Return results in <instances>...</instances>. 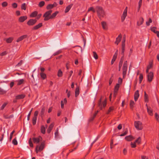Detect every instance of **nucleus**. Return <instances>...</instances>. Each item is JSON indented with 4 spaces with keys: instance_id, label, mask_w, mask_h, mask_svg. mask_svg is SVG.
Masks as SVG:
<instances>
[{
    "instance_id": "nucleus-40",
    "label": "nucleus",
    "mask_w": 159,
    "mask_h": 159,
    "mask_svg": "<svg viewBox=\"0 0 159 159\" xmlns=\"http://www.w3.org/2000/svg\"><path fill=\"white\" fill-rule=\"evenodd\" d=\"M37 117H34L32 119V123L33 125H34L36 124Z\"/></svg>"
},
{
    "instance_id": "nucleus-9",
    "label": "nucleus",
    "mask_w": 159,
    "mask_h": 159,
    "mask_svg": "<svg viewBox=\"0 0 159 159\" xmlns=\"http://www.w3.org/2000/svg\"><path fill=\"white\" fill-rule=\"evenodd\" d=\"M106 105V100L104 101L102 103H101V100L100 99L98 103V106L102 109L103 107H105Z\"/></svg>"
},
{
    "instance_id": "nucleus-24",
    "label": "nucleus",
    "mask_w": 159,
    "mask_h": 159,
    "mask_svg": "<svg viewBox=\"0 0 159 159\" xmlns=\"http://www.w3.org/2000/svg\"><path fill=\"white\" fill-rule=\"evenodd\" d=\"M25 97V95L24 94H20L16 96V99H20L23 98Z\"/></svg>"
},
{
    "instance_id": "nucleus-4",
    "label": "nucleus",
    "mask_w": 159,
    "mask_h": 159,
    "mask_svg": "<svg viewBox=\"0 0 159 159\" xmlns=\"http://www.w3.org/2000/svg\"><path fill=\"white\" fill-rule=\"evenodd\" d=\"M52 12V11L50 10L46 11L43 15V17H44V20L45 21L48 20L50 19V16H49Z\"/></svg>"
},
{
    "instance_id": "nucleus-2",
    "label": "nucleus",
    "mask_w": 159,
    "mask_h": 159,
    "mask_svg": "<svg viewBox=\"0 0 159 159\" xmlns=\"http://www.w3.org/2000/svg\"><path fill=\"white\" fill-rule=\"evenodd\" d=\"M134 125L135 128L138 130H142L143 128L142 124L140 121H135L134 123Z\"/></svg>"
},
{
    "instance_id": "nucleus-38",
    "label": "nucleus",
    "mask_w": 159,
    "mask_h": 159,
    "mask_svg": "<svg viewBox=\"0 0 159 159\" xmlns=\"http://www.w3.org/2000/svg\"><path fill=\"white\" fill-rule=\"evenodd\" d=\"M62 75V72L61 71V70L60 69L58 70V72L57 73V76L58 77H61Z\"/></svg>"
},
{
    "instance_id": "nucleus-41",
    "label": "nucleus",
    "mask_w": 159,
    "mask_h": 159,
    "mask_svg": "<svg viewBox=\"0 0 159 159\" xmlns=\"http://www.w3.org/2000/svg\"><path fill=\"white\" fill-rule=\"evenodd\" d=\"M21 8L22 10H26V4L25 3H23L21 7Z\"/></svg>"
},
{
    "instance_id": "nucleus-11",
    "label": "nucleus",
    "mask_w": 159,
    "mask_h": 159,
    "mask_svg": "<svg viewBox=\"0 0 159 159\" xmlns=\"http://www.w3.org/2000/svg\"><path fill=\"white\" fill-rule=\"evenodd\" d=\"M120 87V85L118 84H116L115 87L114 89V95L115 97H116L117 93L118 90L119 88Z\"/></svg>"
},
{
    "instance_id": "nucleus-35",
    "label": "nucleus",
    "mask_w": 159,
    "mask_h": 159,
    "mask_svg": "<svg viewBox=\"0 0 159 159\" xmlns=\"http://www.w3.org/2000/svg\"><path fill=\"white\" fill-rule=\"evenodd\" d=\"M114 110V107L113 106L111 107H109L107 112V114H109V113L111 111H112Z\"/></svg>"
},
{
    "instance_id": "nucleus-1",
    "label": "nucleus",
    "mask_w": 159,
    "mask_h": 159,
    "mask_svg": "<svg viewBox=\"0 0 159 159\" xmlns=\"http://www.w3.org/2000/svg\"><path fill=\"white\" fill-rule=\"evenodd\" d=\"M96 10L98 16L99 17H103L105 15V12L102 8L100 7L97 6L96 7Z\"/></svg>"
},
{
    "instance_id": "nucleus-63",
    "label": "nucleus",
    "mask_w": 159,
    "mask_h": 159,
    "mask_svg": "<svg viewBox=\"0 0 159 159\" xmlns=\"http://www.w3.org/2000/svg\"><path fill=\"white\" fill-rule=\"evenodd\" d=\"M38 114V111H35L34 113V117H37Z\"/></svg>"
},
{
    "instance_id": "nucleus-64",
    "label": "nucleus",
    "mask_w": 159,
    "mask_h": 159,
    "mask_svg": "<svg viewBox=\"0 0 159 159\" xmlns=\"http://www.w3.org/2000/svg\"><path fill=\"white\" fill-rule=\"evenodd\" d=\"M7 54V53L6 51H4V52H2V53H1L0 54V55L1 56H4V55H6V54Z\"/></svg>"
},
{
    "instance_id": "nucleus-3",
    "label": "nucleus",
    "mask_w": 159,
    "mask_h": 159,
    "mask_svg": "<svg viewBox=\"0 0 159 159\" xmlns=\"http://www.w3.org/2000/svg\"><path fill=\"white\" fill-rule=\"evenodd\" d=\"M45 143L44 142H42L41 145L39 146V145L37 146L36 148V152L37 153L39 152H40L42 151L44 147Z\"/></svg>"
},
{
    "instance_id": "nucleus-14",
    "label": "nucleus",
    "mask_w": 159,
    "mask_h": 159,
    "mask_svg": "<svg viewBox=\"0 0 159 159\" xmlns=\"http://www.w3.org/2000/svg\"><path fill=\"white\" fill-rule=\"evenodd\" d=\"M121 37L122 36L121 34H119L118 37L116 38V40L115 42V44L118 45L120 41Z\"/></svg>"
},
{
    "instance_id": "nucleus-16",
    "label": "nucleus",
    "mask_w": 159,
    "mask_h": 159,
    "mask_svg": "<svg viewBox=\"0 0 159 159\" xmlns=\"http://www.w3.org/2000/svg\"><path fill=\"white\" fill-rule=\"evenodd\" d=\"M134 138L131 135H129L126 136L125 137V139L127 141H131L134 139Z\"/></svg>"
},
{
    "instance_id": "nucleus-39",
    "label": "nucleus",
    "mask_w": 159,
    "mask_h": 159,
    "mask_svg": "<svg viewBox=\"0 0 159 159\" xmlns=\"http://www.w3.org/2000/svg\"><path fill=\"white\" fill-rule=\"evenodd\" d=\"M117 57L115 55H114L113 57V58L111 60V64H113L114 62V61H115V60L116 59V58Z\"/></svg>"
},
{
    "instance_id": "nucleus-37",
    "label": "nucleus",
    "mask_w": 159,
    "mask_h": 159,
    "mask_svg": "<svg viewBox=\"0 0 159 159\" xmlns=\"http://www.w3.org/2000/svg\"><path fill=\"white\" fill-rule=\"evenodd\" d=\"M141 142V138L140 137H139L135 141L136 143L139 144Z\"/></svg>"
},
{
    "instance_id": "nucleus-57",
    "label": "nucleus",
    "mask_w": 159,
    "mask_h": 159,
    "mask_svg": "<svg viewBox=\"0 0 159 159\" xmlns=\"http://www.w3.org/2000/svg\"><path fill=\"white\" fill-rule=\"evenodd\" d=\"M15 131L14 130L10 134V140L11 141L12 139V136L13 133H14Z\"/></svg>"
},
{
    "instance_id": "nucleus-10",
    "label": "nucleus",
    "mask_w": 159,
    "mask_h": 159,
    "mask_svg": "<svg viewBox=\"0 0 159 159\" xmlns=\"http://www.w3.org/2000/svg\"><path fill=\"white\" fill-rule=\"evenodd\" d=\"M42 139V138L40 136L37 138H34L33 139L34 142L35 143H38L40 141H41Z\"/></svg>"
},
{
    "instance_id": "nucleus-8",
    "label": "nucleus",
    "mask_w": 159,
    "mask_h": 159,
    "mask_svg": "<svg viewBox=\"0 0 159 159\" xmlns=\"http://www.w3.org/2000/svg\"><path fill=\"white\" fill-rule=\"evenodd\" d=\"M37 20L36 19H30L27 22V24L29 26H32L34 25L36 22Z\"/></svg>"
},
{
    "instance_id": "nucleus-60",
    "label": "nucleus",
    "mask_w": 159,
    "mask_h": 159,
    "mask_svg": "<svg viewBox=\"0 0 159 159\" xmlns=\"http://www.w3.org/2000/svg\"><path fill=\"white\" fill-rule=\"evenodd\" d=\"M155 117L157 121H159V116L156 113L155 114Z\"/></svg>"
},
{
    "instance_id": "nucleus-56",
    "label": "nucleus",
    "mask_w": 159,
    "mask_h": 159,
    "mask_svg": "<svg viewBox=\"0 0 159 159\" xmlns=\"http://www.w3.org/2000/svg\"><path fill=\"white\" fill-rule=\"evenodd\" d=\"M7 3L6 2H3L2 4V6L3 7H6L7 5Z\"/></svg>"
},
{
    "instance_id": "nucleus-13",
    "label": "nucleus",
    "mask_w": 159,
    "mask_h": 159,
    "mask_svg": "<svg viewBox=\"0 0 159 159\" xmlns=\"http://www.w3.org/2000/svg\"><path fill=\"white\" fill-rule=\"evenodd\" d=\"M56 6V2H54L53 4H49L46 7V8L48 10L51 9H52L54 7Z\"/></svg>"
},
{
    "instance_id": "nucleus-7",
    "label": "nucleus",
    "mask_w": 159,
    "mask_h": 159,
    "mask_svg": "<svg viewBox=\"0 0 159 159\" xmlns=\"http://www.w3.org/2000/svg\"><path fill=\"white\" fill-rule=\"evenodd\" d=\"M127 7H126L125 8V9L124 10V11H123V13L122 14V15L121 16V21L122 22H123L125 17H126V16H127Z\"/></svg>"
},
{
    "instance_id": "nucleus-51",
    "label": "nucleus",
    "mask_w": 159,
    "mask_h": 159,
    "mask_svg": "<svg viewBox=\"0 0 159 159\" xmlns=\"http://www.w3.org/2000/svg\"><path fill=\"white\" fill-rule=\"evenodd\" d=\"M152 20L151 18H149V21L146 22V24L147 26H149L150 24L152 22Z\"/></svg>"
},
{
    "instance_id": "nucleus-62",
    "label": "nucleus",
    "mask_w": 159,
    "mask_h": 159,
    "mask_svg": "<svg viewBox=\"0 0 159 159\" xmlns=\"http://www.w3.org/2000/svg\"><path fill=\"white\" fill-rule=\"evenodd\" d=\"M45 109L44 107L42 108L41 111V115H43L44 113Z\"/></svg>"
},
{
    "instance_id": "nucleus-33",
    "label": "nucleus",
    "mask_w": 159,
    "mask_h": 159,
    "mask_svg": "<svg viewBox=\"0 0 159 159\" xmlns=\"http://www.w3.org/2000/svg\"><path fill=\"white\" fill-rule=\"evenodd\" d=\"M153 66V63L152 61H151L149 62L148 65V66L147 68L149 69H151Z\"/></svg>"
},
{
    "instance_id": "nucleus-61",
    "label": "nucleus",
    "mask_w": 159,
    "mask_h": 159,
    "mask_svg": "<svg viewBox=\"0 0 159 159\" xmlns=\"http://www.w3.org/2000/svg\"><path fill=\"white\" fill-rule=\"evenodd\" d=\"M66 92L67 93V97L69 98L70 96V92L68 91V89H67L66 91Z\"/></svg>"
},
{
    "instance_id": "nucleus-47",
    "label": "nucleus",
    "mask_w": 159,
    "mask_h": 159,
    "mask_svg": "<svg viewBox=\"0 0 159 159\" xmlns=\"http://www.w3.org/2000/svg\"><path fill=\"white\" fill-rule=\"evenodd\" d=\"M45 4V2L44 1H41L39 2V6L40 7H42Z\"/></svg>"
},
{
    "instance_id": "nucleus-25",
    "label": "nucleus",
    "mask_w": 159,
    "mask_h": 159,
    "mask_svg": "<svg viewBox=\"0 0 159 159\" xmlns=\"http://www.w3.org/2000/svg\"><path fill=\"white\" fill-rule=\"evenodd\" d=\"M38 14V12L36 11H34L32 12L30 15V17H34L37 16Z\"/></svg>"
},
{
    "instance_id": "nucleus-49",
    "label": "nucleus",
    "mask_w": 159,
    "mask_h": 159,
    "mask_svg": "<svg viewBox=\"0 0 159 159\" xmlns=\"http://www.w3.org/2000/svg\"><path fill=\"white\" fill-rule=\"evenodd\" d=\"M156 28L155 27H151V30L155 33H156V32L157 31H156Z\"/></svg>"
},
{
    "instance_id": "nucleus-53",
    "label": "nucleus",
    "mask_w": 159,
    "mask_h": 159,
    "mask_svg": "<svg viewBox=\"0 0 159 159\" xmlns=\"http://www.w3.org/2000/svg\"><path fill=\"white\" fill-rule=\"evenodd\" d=\"M33 110V108H32L31 110L29 112V113L28 115V116H27V120H30V116L31 115V113L32 111Z\"/></svg>"
},
{
    "instance_id": "nucleus-42",
    "label": "nucleus",
    "mask_w": 159,
    "mask_h": 159,
    "mask_svg": "<svg viewBox=\"0 0 159 159\" xmlns=\"http://www.w3.org/2000/svg\"><path fill=\"white\" fill-rule=\"evenodd\" d=\"M143 77L142 74H140L139 77V83L140 84L143 79Z\"/></svg>"
},
{
    "instance_id": "nucleus-28",
    "label": "nucleus",
    "mask_w": 159,
    "mask_h": 159,
    "mask_svg": "<svg viewBox=\"0 0 159 159\" xmlns=\"http://www.w3.org/2000/svg\"><path fill=\"white\" fill-rule=\"evenodd\" d=\"M80 91L79 87L76 88L75 92V97H77L79 94Z\"/></svg>"
},
{
    "instance_id": "nucleus-44",
    "label": "nucleus",
    "mask_w": 159,
    "mask_h": 159,
    "mask_svg": "<svg viewBox=\"0 0 159 159\" xmlns=\"http://www.w3.org/2000/svg\"><path fill=\"white\" fill-rule=\"evenodd\" d=\"M6 92L4 90L0 88V94H3L6 93Z\"/></svg>"
},
{
    "instance_id": "nucleus-17",
    "label": "nucleus",
    "mask_w": 159,
    "mask_h": 159,
    "mask_svg": "<svg viewBox=\"0 0 159 159\" xmlns=\"http://www.w3.org/2000/svg\"><path fill=\"white\" fill-rule=\"evenodd\" d=\"M27 17L26 16L20 17L19 19V21L20 22H22L27 19Z\"/></svg>"
},
{
    "instance_id": "nucleus-29",
    "label": "nucleus",
    "mask_w": 159,
    "mask_h": 159,
    "mask_svg": "<svg viewBox=\"0 0 159 159\" xmlns=\"http://www.w3.org/2000/svg\"><path fill=\"white\" fill-rule=\"evenodd\" d=\"M144 101L146 102H148V95L146 94V92H144Z\"/></svg>"
},
{
    "instance_id": "nucleus-43",
    "label": "nucleus",
    "mask_w": 159,
    "mask_h": 159,
    "mask_svg": "<svg viewBox=\"0 0 159 159\" xmlns=\"http://www.w3.org/2000/svg\"><path fill=\"white\" fill-rule=\"evenodd\" d=\"M135 104L134 102L132 100H131L130 102V106L131 108H132Z\"/></svg>"
},
{
    "instance_id": "nucleus-54",
    "label": "nucleus",
    "mask_w": 159,
    "mask_h": 159,
    "mask_svg": "<svg viewBox=\"0 0 159 159\" xmlns=\"http://www.w3.org/2000/svg\"><path fill=\"white\" fill-rule=\"evenodd\" d=\"M23 61L22 60H21L16 65V66H17V67H19V66H21L22 64H23Z\"/></svg>"
},
{
    "instance_id": "nucleus-26",
    "label": "nucleus",
    "mask_w": 159,
    "mask_h": 159,
    "mask_svg": "<svg viewBox=\"0 0 159 159\" xmlns=\"http://www.w3.org/2000/svg\"><path fill=\"white\" fill-rule=\"evenodd\" d=\"M102 25L103 28L104 30H106L107 28V24L106 22L102 21Z\"/></svg>"
},
{
    "instance_id": "nucleus-21",
    "label": "nucleus",
    "mask_w": 159,
    "mask_h": 159,
    "mask_svg": "<svg viewBox=\"0 0 159 159\" xmlns=\"http://www.w3.org/2000/svg\"><path fill=\"white\" fill-rule=\"evenodd\" d=\"M144 21L143 19V18H139V20L137 22V25L139 26L140 25L143 23Z\"/></svg>"
},
{
    "instance_id": "nucleus-15",
    "label": "nucleus",
    "mask_w": 159,
    "mask_h": 159,
    "mask_svg": "<svg viewBox=\"0 0 159 159\" xmlns=\"http://www.w3.org/2000/svg\"><path fill=\"white\" fill-rule=\"evenodd\" d=\"M27 37V35H23L22 36H21L20 37L18 38L16 42H19L22 40H23L24 39L26 38Z\"/></svg>"
},
{
    "instance_id": "nucleus-34",
    "label": "nucleus",
    "mask_w": 159,
    "mask_h": 159,
    "mask_svg": "<svg viewBox=\"0 0 159 159\" xmlns=\"http://www.w3.org/2000/svg\"><path fill=\"white\" fill-rule=\"evenodd\" d=\"M8 104V103L7 102H5L1 106V107H0V110H3L4 108L6 107V106H7V104Z\"/></svg>"
},
{
    "instance_id": "nucleus-18",
    "label": "nucleus",
    "mask_w": 159,
    "mask_h": 159,
    "mask_svg": "<svg viewBox=\"0 0 159 159\" xmlns=\"http://www.w3.org/2000/svg\"><path fill=\"white\" fill-rule=\"evenodd\" d=\"M73 5V4H71L70 5H68V6H67L66 7V8L65 10V12L67 13V12H68L69 11V10L72 7Z\"/></svg>"
},
{
    "instance_id": "nucleus-20",
    "label": "nucleus",
    "mask_w": 159,
    "mask_h": 159,
    "mask_svg": "<svg viewBox=\"0 0 159 159\" xmlns=\"http://www.w3.org/2000/svg\"><path fill=\"white\" fill-rule=\"evenodd\" d=\"M54 126L53 123H52L49 126L48 129L47 130V132L48 133H49L51 131Z\"/></svg>"
},
{
    "instance_id": "nucleus-19",
    "label": "nucleus",
    "mask_w": 159,
    "mask_h": 159,
    "mask_svg": "<svg viewBox=\"0 0 159 159\" xmlns=\"http://www.w3.org/2000/svg\"><path fill=\"white\" fill-rule=\"evenodd\" d=\"M42 26V23H39L38 25L35 26L33 28V30H36L41 27Z\"/></svg>"
},
{
    "instance_id": "nucleus-12",
    "label": "nucleus",
    "mask_w": 159,
    "mask_h": 159,
    "mask_svg": "<svg viewBox=\"0 0 159 159\" xmlns=\"http://www.w3.org/2000/svg\"><path fill=\"white\" fill-rule=\"evenodd\" d=\"M139 96V90H137L135 92L134 94V99L135 101H136L137 100Z\"/></svg>"
},
{
    "instance_id": "nucleus-58",
    "label": "nucleus",
    "mask_w": 159,
    "mask_h": 159,
    "mask_svg": "<svg viewBox=\"0 0 159 159\" xmlns=\"http://www.w3.org/2000/svg\"><path fill=\"white\" fill-rule=\"evenodd\" d=\"M29 144L30 147H33V144L31 139H29Z\"/></svg>"
},
{
    "instance_id": "nucleus-27",
    "label": "nucleus",
    "mask_w": 159,
    "mask_h": 159,
    "mask_svg": "<svg viewBox=\"0 0 159 159\" xmlns=\"http://www.w3.org/2000/svg\"><path fill=\"white\" fill-rule=\"evenodd\" d=\"M40 74L41 77L43 80H44L47 77L46 74L43 72H41Z\"/></svg>"
},
{
    "instance_id": "nucleus-22",
    "label": "nucleus",
    "mask_w": 159,
    "mask_h": 159,
    "mask_svg": "<svg viewBox=\"0 0 159 159\" xmlns=\"http://www.w3.org/2000/svg\"><path fill=\"white\" fill-rule=\"evenodd\" d=\"M147 111L148 114L151 116L153 115L152 110L150 107H147Z\"/></svg>"
},
{
    "instance_id": "nucleus-55",
    "label": "nucleus",
    "mask_w": 159,
    "mask_h": 159,
    "mask_svg": "<svg viewBox=\"0 0 159 159\" xmlns=\"http://www.w3.org/2000/svg\"><path fill=\"white\" fill-rule=\"evenodd\" d=\"M128 133V130L127 129H126V131L123 133L121 134L120 136H123L126 135Z\"/></svg>"
},
{
    "instance_id": "nucleus-48",
    "label": "nucleus",
    "mask_w": 159,
    "mask_h": 159,
    "mask_svg": "<svg viewBox=\"0 0 159 159\" xmlns=\"http://www.w3.org/2000/svg\"><path fill=\"white\" fill-rule=\"evenodd\" d=\"M12 143L14 145H16L17 144V142L16 139V138L14 139L12 141Z\"/></svg>"
},
{
    "instance_id": "nucleus-5",
    "label": "nucleus",
    "mask_w": 159,
    "mask_h": 159,
    "mask_svg": "<svg viewBox=\"0 0 159 159\" xmlns=\"http://www.w3.org/2000/svg\"><path fill=\"white\" fill-rule=\"evenodd\" d=\"M127 70V61H125L123 65V76L126 74Z\"/></svg>"
},
{
    "instance_id": "nucleus-30",
    "label": "nucleus",
    "mask_w": 159,
    "mask_h": 159,
    "mask_svg": "<svg viewBox=\"0 0 159 159\" xmlns=\"http://www.w3.org/2000/svg\"><path fill=\"white\" fill-rule=\"evenodd\" d=\"M16 81L17 82V85H20L23 83L24 81V80L23 79H21L20 80H17Z\"/></svg>"
},
{
    "instance_id": "nucleus-32",
    "label": "nucleus",
    "mask_w": 159,
    "mask_h": 159,
    "mask_svg": "<svg viewBox=\"0 0 159 159\" xmlns=\"http://www.w3.org/2000/svg\"><path fill=\"white\" fill-rule=\"evenodd\" d=\"M41 132L43 134H44L45 133V128L43 125H42L41 126Z\"/></svg>"
},
{
    "instance_id": "nucleus-45",
    "label": "nucleus",
    "mask_w": 159,
    "mask_h": 159,
    "mask_svg": "<svg viewBox=\"0 0 159 159\" xmlns=\"http://www.w3.org/2000/svg\"><path fill=\"white\" fill-rule=\"evenodd\" d=\"M125 37H123V40L122 41V47H125Z\"/></svg>"
},
{
    "instance_id": "nucleus-50",
    "label": "nucleus",
    "mask_w": 159,
    "mask_h": 159,
    "mask_svg": "<svg viewBox=\"0 0 159 159\" xmlns=\"http://www.w3.org/2000/svg\"><path fill=\"white\" fill-rule=\"evenodd\" d=\"M131 146L132 148H135L136 147V143L131 142L130 143Z\"/></svg>"
},
{
    "instance_id": "nucleus-59",
    "label": "nucleus",
    "mask_w": 159,
    "mask_h": 159,
    "mask_svg": "<svg viewBox=\"0 0 159 159\" xmlns=\"http://www.w3.org/2000/svg\"><path fill=\"white\" fill-rule=\"evenodd\" d=\"M12 6L14 8H16L17 7V5L16 3H14L12 4Z\"/></svg>"
},
{
    "instance_id": "nucleus-23",
    "label": "nucleus",
    "mask_w": 159,
    "mask_h": 159,
    "mask_svg": "<svg viewBox=\"0 0 159 159\" xmlns=\"http://www.w3.org/2000/svg\"><path fill=\"white\" fill-rule=\"evenodd\" d=\"M67 102V100L66 98H64L63 101H61V107L62 108H64V103L66 104Z\"/></svg>"
},
{
    "instance_id": "nucleus-46",
    "label": "nucleus",
    "mask_w": 159,
    "mask_h": 159,
    "mask_svg": "<svg viewBox=\"0 0 159 159\" xmlns=\"http://www.w3.org/2000/svg\"><path fill=\"white\" fill-rule=\"evenodd\" d=\"M142 0H139L138 3L139 7L138 8V11H139L140 8V7L142 5Z\"/></svg>"
},
{
    "instance_id": "nucleus-31",
    "label": "nucleus",
    "mask_w": 159,
    "mask_h": 159,
    "mask_svg": "<svg viewBox=\"0 0 159 159\" xmlns=\"http://www.w3.org/2000/svg\"><path fill=\"white\" fill-rule=\"evenodd\" d=\"M13 39L12 37H10L6 39V42L8 43H11Z\"/></svg>"
},
{
    "instance_id": "nucleus-36",
    "label": "nucleus",
    "mask_w": 159,
    "mask_h": 159,
    "mask_svg": "<svg viewBox=\"0 0 159 159\" xmlns=\"http://www.w3.org/2000/svg\"><path fill=\"white\" fill-rule=\"evenodd\" d=\"M58 13V11H56L55 13H53L50 16V19L53 18L54 17H55L56 16Z\"/></svg>"
},
{
    "instance_id": "nucleus-52",
    "label": "nucleus",
    "mask_w": 159,
    "mask_h": 159,
    "mask_svg": "<svg viewBox=\"0 0 159 159\" xmlns=\"http://www.w3.org/2000/svg\"><path fill=\"white\" fill-rule=\"evenodd\" d=\"M93 57L95 59H97L98 58V56L96 52H93Z\"/></svg>"
},
{
    "instance_id": "nucleus-6",
    "label": "nucleus",
    "mask_w": 159,
    "mask_h": 159,
    "mask_svg": "<svg viewBox=\"0 0 159 159\" xmlns=\"http://www.w3.org/2000/svg\"><path fill=\"white\" fill-rule=\"evenodd\" d=\"M148 80L149 82H151L153 78V73L152 72H150L147 75Z\"/></svg>"
}]
</instances>
